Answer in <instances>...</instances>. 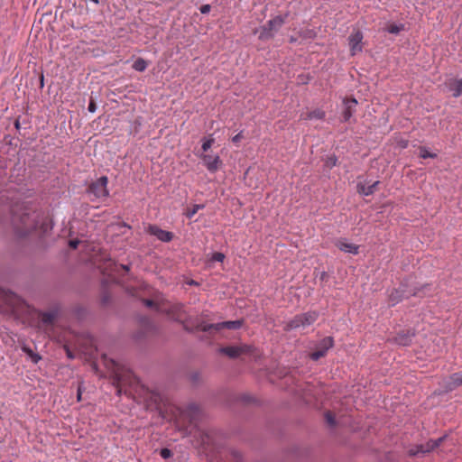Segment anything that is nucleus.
<instances>
[{"label":"nucleus","mask_w":462,"mask_h":462,"mask_svg":"<svg viewBox=\"0 0 462 462\" xmlns=\"http://www.w3.org/2000/svg\"><path fill=\"white\" fill-rule=\"evenodd\" d=\"M414 337V333L408 331H402L397 334L394 337V342L400 346H409L411 342L412 337Z\"/></svg>","instance_id":"6ab92c4d"},{"label":"nucleus","mask_w":462,"mask_h":462,"mask_svg":"<svg viewBox=\"0 0 462 462\" xmlns=\"http://www.w3.org/2000/svg\"><path fill=\"white\" fill-rule=\"evenodd\" d=\"M221 353L226 355L231 358L237 357L242 354L249 353L251 351L250 346H230L221 348Z\"/></svg>","instance_id":"9b49d317"},{"label":"nucleus","mask_w":462,"mask_h":462,"mask_svg":"<svg viewBox=\"0 0 462 462\" xmlns=\"http://www.w3.org/2000/svg\"><path fill=\"white\" fill-rule=\"evenodd\" d=\"M146 68L147 62L142 58H138L133 64V69L136 71H144Z\"/></svg>","instance_id":"393cba45"},{"label":"nucleus","mask_w":462,"mask_h":462,"mask_svg":"<svg viewBox=\"0 0 462 462\" xmlns=\"http://www.w3.org/2000/svg\"><path fill=\"white\" fill-rule=\"evenodd\" d=\"M337 159L336 156L332 155V156H328L327 159H326V162H325V165L331 169L333 168L334 166L337 165Z\"/></svg>","instance_id":"c756f323"},{"label":"nucleus","mask_w":462,"mask_h":462,"mask_svg":"<svg viewBox=\"0 0 462 462\" xmlns=\"http://www.w3.org/2000/svg\"><path fill=\"white\" fill-rule=\"evenodd\" d=\"M15 127L19 128V122L18 121L15 122Z\"/></svg>","instance_id":"37998d69"},{"label":"nucleus","mask_w":462,"mask_h":462,"mask_svg":"<svg viewBox=\"0 0 462 462\" xmlns=\"http://www.w3.org/2000/svg\"><path fill=\"white\" fill-rule=\"evenodd\" d=\"M202 207L199 206V205H195L193 206V208L191 209H189L188 212H187V217L189 218H191L197 212L199 208H201Z\"/></svg>","instance_id":"2f4dec72"},{"label":"nucleus","mask_w":462,"mask_h":462,"mask_svg":"<svg viewBox=\"0 0 462 462\" xmlns=\"http://www.w3.org/2000/svg\"><path fill=\"white\" fill-rule=\"evenodd\" d=\"M93 2H96V3H97V0H93Z\"/></svg>","instance_id":"c03bdc74"},{"label":"nucleus","mask_w":462,"mask_h":462,"mask_svg":"<svg viewBox=\"0 0 462 462\" xmlns=\"http://www.w3.org/2000/svg\"><path fill=\"white\" fill-rule=\"evenodd\" d=\"M378 184L379 181H374L370 185H366L365 183H358L357 191L359 194H362L364 196L372 195L376 190V187L378 186Z\"/></svg>","instance_id":"aec40b11"},{"label":"nucleus","mask_w":462,"mask_h":462,"mask_svg":"<svg viewBox=\"0 0 462 462\" xmlns=\"http://www.w3.org/2000/svg\"><path fill=\"white\" fill-rule=\"evenodd\" d=\"M104 262L103 263H99V261L96 260L95 263L97 265V267L101 270L104 273H108L113 271L114 267L116 266L115 263L106 255L103 254L101 256L100 262Z\"/></svg>","instance_id":"f3484780"},{"label":"nucleus","mask_w":462,"mask_h":462,"mask_svg":"<svg viewBox=\"0 0 462 462\" xmlns=\"http://www.w3.org/2000/svg\"><path fill=\"white\" fill-rule=\"evenodd\" d=\"M335 245L340 251H343L345 253H349L352 254H358L359 246L355 244L349 243L346 239H338L335 243Z\"/></svg>","instance_id":"2eb2a0df"},{"label":"nucleus","mask_w":462,"mask_h":462,"mask_svg":"<svg viewBox=\"0 0 462 462\" xmlns=\"http://www.w3.org/2000/svg\"><path fill=\"white\" fill-rule=\"evenodd\" d=\"M333 346V338L331 337H326L316 345L314 351L310 354V357L314 361H318L319 358L324 357L328 349Z\"/></svg>","instance_id":"6e6552de"},{"label":"nucleus","mask_w":462,"mask_h":462,"mask_svg":"<svg viewBox=\"0 0 462 462\" xmlns=\"http://www.w3.org/2000/svg\"><path fill=\"white\" fill-rule=\"evenodd\" d=\"M121 268L125 269V271L129 270L128 266H126V265H121Z\"/></svg>","instance_id":"79ce46f5"},{"label":"nucleus","mask_w":462,"mask_h":462,"mask_svg":"<svg viewBox=\"0 0 462 462\" xmlns=\"http://www.w3.org/2000/svg\"><path fill=\"white\" fill-rule=\"evenodd\" d=\"M403 29V25L392 23L387 27V32L393 34L399 33Z\"/></svg>","instance_id":"bb28decb"},{"label":"nucleus","mask_w":462,"mask_h":462,"mask_svg":"<svg viewBox=\"0 0 462 462\" xmlns=\"http://www.w3.org/2000/svg\"><path fill=\"white\" fill-rule=\"evenodd\" d=\"M23 306V300L15 293L0 288V309L3 311L18 313Z\"/></svg>","instance_id":"7ed1b4c3"},{"label":"nucleus","mask_w":462,"mask_h":462,"mask_svg":"<svg viewBox=\"0 0 462 462\" xmlns=\"http://www.w3.org/2000/svg\"><path fill=\"white\" fill-rule=\"evenodd\" d=\"M444 440V438H439L436 440H429L426 444L420 445L418 448V450L416 452H411V455H416L418 453H427L433 449H435L437 447L439 446V444Z\"/></svg>","instance_id":"a211bd4d"},{"label":"nucleus","mask_w":462,"mask_h":462,"mask_svg":"<svg viewBox=\"0 0 462 462\" xmlns=\"http://www.w3.org/2000/svg\"><path fill=\"white\" fill-rule=\"evenodd\" d=\"M23 351L25 352L28 356H30L34 363H38L41 357L34 354L32 350L28 346H23Z\"/></svg>","instance_id":"cd10ccee"},{"label":"nucleus","mask_w":462,"mask_h":462,"mask_svg":"<svg viewBox=\"0 0 462 462\" xmlns=\"http://www.w3.org/2000/svg\"><path fill=\"white\" fill-rule=\"evenodd\" d=\"M326 420H327V422L329 424V425H334L335 424V418L332 414V412L330 411H328L326 413Z\"/></svg>","instance_id":"72a5a7b5"},{"label":"nucleus","mask_w":462,"mask_h":462,"mask_svg":"<svg viewBox=\"0 0 462 462\" xmlns=\"http://www.w3.org/2000/svg\"><path fill=\"white\" fill-rule=\"evenodd\" d=\"M285 19L282 15H277L269 20L264 25L254 32L259 33V39L262 41L270 40L274 37L278 31L284 24Z\"/></svg>","instance_id":"20e7f679"},{"label":"nucleus","mask_w":462,"mask_h":462,"mask_svg":"<svg viewBox=\"0 0 462 462\" xmlns=\"http://www.w3.org/2000/svg\"><path fill=\"white\" fill-rule=\"evenodd\" d=\"M419 150H420V157L422 158V159L436 158L437 157L436 153L429 152L428 149L426 147H424V146H420L419 148Z\"/></svg>","instance_id":"a878e982"},{"label":"nucleus","mask_w":462,"mask_h":462,"mask_svg":"<svg viewBox=\"0 0 462 462\" xmlns=\"http://www.w3.org/2000/svg\"><path fill=\"white\" fill-rule=\"evenodd\" d=\"M243 138L242 133L237 134L232 138L233 143H238Z\"/></svg>","instance_id":"58836bf2"},{"label":"nucleus","mask_w":462,"mask_h":462,"mask_svg":"<svg viewBox=\"0 0 462 462\" xmlns=\"http://www.w3.org/2000/svg\"><path fill=\"white\" fill-rule=\"evenodd\" d=\"M41 323L39 325V328L48 332L54 324L57 314L55 312H41Z\"/></svg>","instance_id":"f8f14e48"},{"label":"nucleus","mask_w":462,"mask_h":462,"mask_svg":"<svg viewBox=\"0 0 462 462\" xmlns=\"http://www.w3.org/2000/svg\"><path fill=\"white\" fill-rule=\"evenodd\" d=\"M12 222L16 233L25 236L39 226L40 213L22 204L12 208Z\"/></svg>","instance_id":"f03ea898"},{"label":"nucleus","mask_w":462,"mask_h":462,"mask_svg":"<svg viewBox=\"0 0 462 462\" xmlns=\"http://www.w3.org/2000/svg\"><path fill=\"white\" fill-rule=\"evenodd\" d=\"M114 374L119 393L125 385L129 384L133 386L140 398L149 405H154L163 418L174 420L178 427L186 429L196 420L199 411L197 405L190 404L185 410L173 404L162 405V396L158 392L150 390L142 384L131 371L120 367L117 364H114Z\"/></svg>","instance_id":"f257e3e1"},{"label":"nucleus","mask_w":462,"mask_h":462,"mask_svg":"<svg viewBox=\"0 0 462 462\" xmlns=\"http://www.w3.org/2000/svg\"><path fill=\"white\" fill-rule=\"evenodd\" d=\"M459 385H462V374H453L448 379L447 390L452 391Z\"/></svg>","instance_id":"5701e85b"},{"label":"nucleus","mask_w":462,"mask_h":462,"mask_svg":"<svg viewBox=\"0 0 462 462\" xmlns=\"http://www.w3.org/2000/svg\"><path fill=\"white\" fill-rule=\"evenodd\" d=\"M225 259V255L222 253L217 252L214 253L210 258L213 262H223Z\"/></svg>","instance_id":"7c9ffc66"},{"label":"nucleus","mask_w":462,"mask_h":462,"mask_svg":"<svg viewBox=\"0 0 462 462\" xmlns=\"http://www.w3.org/2000/svg\"><path fill=\"white\" fill-rule=\"evenodd\" d=\"M319 314L316 311H309L297 315L286 324L285 329L304 328L313 324L317 320Z\"/></svg>","instance_id":"39448f33"},{"label":"nucleus","mask_w":462,"mask_h":462,"mask_svg":"<svg viewBox=\"0 0 462 462\" xmlns=\"http://www.w3.org/2000/svg\"><path fill=\"white\" fill-rule=\"evenodd\" d=\"M345 104V110L343 111V119L345 122H347L351 116H353V113L356 110V106L357 105V101L356 98H349L344 100Z\"/></svg>","instance_id":"dca6fc26"},{"label":"nucleus","mask_w":462,"mask_h":462,"mask_svg":"<svg viewBox=\"0 0 462 462\" xmlns=\"http://www.w3.org/2000/svg\"><path fill=\"white\" fill-rule=\"evenodd\" d=\"M201 434V437H202V440H201V444L202 445H208L209 444V441H210V437L208 433H200Z\"/></svg>","instance_id":"f704fd0d"},{"label":"nucleus","mask_w":462,"mask_h":462,"mask_svg":"<svg viewBox=\"0 0 462 462\" xmlns=\"http://www.w3.org/2000/svg\"><path fill=\"white\" fill-rule=\"evenodd\" d=\"M81 399V390H80V387H79L78 389V401H80Z\"/></svg>","instance_id":"a19ab883"},{"label":"nucleus","mask_w":462,"mask_h":462,"mask_svg":"<svg viewBox=\"0 0 462 462\" xmlns=\"http://www.w3.org/2000/svg\"><path fill=\"white\" fill-rule=\"evenodd\" d=\"M107 183V177L102 176L88 186V192L97 199L107 198L109 196Z\"/></svg>","instance_id":"0eeeda50"},{"label":"nucleus","mask_w":462,"mask_h":462,"mask_svg":"<svg viewBox=\"0 0 462 462\" xmlns=\"http://www.w3.org/2000/svg\"><path fill=\"white\" fill-rule=\"evenodd\" d=\"M403 298V291L400 289H393L388 295V301L390 306H394L399 303Z\"/></svg>","instance_id":"4be33fe9"},{"label":"nucleus","mask_w":462,"mask_h":462,"mask_svg":"<svg viewBox=\"0 0 462 462\" xmlns=\"http://www.w3.org/2000/svg\"><path fill=\"white\" fill-rule=\"evenodd\" d=\"M143 302H144L145 306H147L149 308H152L155 305L154 301L152 300H144Z\"/></svg>","instance_id":"ea45409f"},{"label":"nucleus","mask_w":462,"mask_h":462,"mask_svg":"<svg viewBox=\"0 0 462 462\" xmlns=\"http://www.w3.org/2000/svg\"><path fill=\"white\" fill-rule=\"evenodd\" d=\"M183 306L180 303L171 304L168 307H160L159 310L166 312L172 319L180 320L182 318Z\"/></svg>","instance_id":"ddd939ff"},{"label":"nucleus","mask_w":462,"mask_h":462,"mask_svg":"<svg viewBox=\"0 0 462 462\" xmlns=\"http://www.w3.org/2000/svg\"><path fill=\"white\" fill-rule=\"evenodd\" d=\"M211 6L209 5H203L200 7V13L201 14H208L210 12Z\"/></svg>","instance_id":"e433bc0d"},{"label":"nucleus","mask_w":462,"mask_h":462,"mask_svg":"<svg viewBox=\"0 0 462 462\" xmlns=\"http://www.w3.org/2000/svg\"><path fill=\"white\" fill-rule=\"evenodd\" d=\"M160 455L162 458L167 459L172 456V452L169 448H162L160 451Z\"/></svg>","instance_id":"473e14b6"},{"label":"nucleus","mask_w":462,"mask_h":462,"mask_svg":"<svg viewBox=\"0 0 462 462\" xmlns=\"http://www.w3.org/2000/svg\"><path fill=\"white\" fill-rule=\"evenodd\" d=\"M241 326H242L241 320L224 321V322H219V323H216V324H210V323L201 321L196 325L195 330L211 333L212 331H218L223 328L237 329V328H241Z\"/></svg>","instance_id":"423d86ee"},{"label":"nucleus","mask_w":462,"mask_h":462,"mask_svg":"<svg viewBox=\"0 0 462 462\" xmlns=\"http://www.w3.org/2000/svg\"><path fill=\"white\" fill-rule=\"evenodd\" d=\"M363 33L359 30H355L351 32L348 37V44L350 48V53L352 56L356 55L363 50L362 45Z\"/></svg>","instance_id":"1a4fd4ad"},{"label":"nucleus","mask_w":462,"mask_h":462,"mask_svg":"<svg viewBox=\"0 0 462 462\" xmlns=\"http://www.w3.org/2000/svg\"><path fill=\"white\" fill-rule=\"evenodd\" d=\"M200 158L209 172L214 173L222 166V160L218 155L202 153Z\"/></svg>","instance_id":"9d476101"},{"label":"nucleus","mask_w":462,"mask_h":462,"mask_svg":"<svg viewBox=\"0 0 462 462\" xmlns=\"http://www.w3.org/2000/svg\"><path fill=\"white\" fill-rule=\"evenodd\" d=\"M148 231L151 235L155 236L162 242H170L173 238V234L171 232L162 230L156 226H150Z\"/></svg>","instance_id":"4468645a"},{"label":"nucleus","mask_w":462,"mask_h":462,"mask_svg":"<svg viewBox=\"0 0 462 462\" xmlns=\"http://www.w3.org/2000/svg\"><path fill=\"white\" fill-rule=\"evenodd\" d=\"M448 88H449L450 91H452L453 96L455 97H460L462 95V78L459 79L451 81L448 84Z\"/></svg>","instance_id":"b1692460"},{"label":"nucleus","mask_w":462,"mask_h":462,"mask_svg":"<svg viewBox=\"0 0 462 462\" xmlns=\"http://www.w3.org/2000/svg\"><path fill=\"white\" fill-rule=\"evenodd\" d=\"M88 109L91 113H94L96 111L97 106H96V103H95V101L93 99H90V102L88 104Z\"/></svg>","instance_id":"c9c22d12"},{"label":"nucleus","mask_w":462,"mask_h":462,"mask_svg":"<svg viewBox=\"0 0 462 462\" xmlns=\"http://www.w3.org/2000/svg\"><path fill=\"white\" fill-rule=\"evenodd\" d=\"M79 244V240H78V239H72L69 243V247L72 249H76L78 247Z\"/></svg>","instance_id":"4c0bfd02"},{"label":"nucleus","mask_w":462,"mask_h":462,"mask_svg":"<svg viewBox=\"0 0 462 462\" xmlns=\"http://www.w3.org/2000/svg\"><path fill=\"white\" fill-rule=\"evenodd\" d=\"M214 141L215 140L212 137L203 140L202 150L204 152H208V150L211 148L212 144L214 143Z\"/></svg>","instance_id":"c85d7f7f"},{"label":"nucleus","mask_w":462,"mask_h":462,"mask_svg":"<svg viewBox=\"0 0 462 462\" xmlns=\"http://www.w3.org/2000/svg\"><path fill=\"white\" fill-rule=\"evenodd\" d=\"M325 117V112L321 109H315L313 111L301 113L300 118L301 120H311V119H323Z\"/></svg>","instance_id":"412c9836"}]
</instances>
